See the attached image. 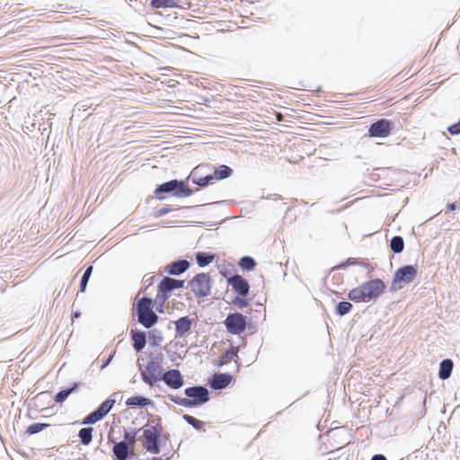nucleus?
I'll list each match as a JSON object with an SVG mask.
<instances>
[{"mask_svg": "<svg viewBox=\"0 0 460 460\" xmlns=\"http://www.w3.org/2000/svg\"><path fill=\"white\" fill-rule=\"evenodd\" d=\"M163 431L164 428L160 420H152L145 425L143 428V437L141 440L142 445L146 451L152 454L159 453V439Z\"/></svg>", "mask_w": 460, "mask_h": 460, "instance_id": "nucleus-1", "label": "nucleus"}, {"mask_svg": "<svg viewBox=\"0 0 460 460\" xmlns=\"http://www.w3.org/2000/svg\"><path fill=\"white\" fill-rule=\"evenodd\" d=\"M185 394L189 398L171 396L175 403L184 407H193L207 402L209 400L208 391L203 386H193L185 389Z\"/></svg>", "mask_w": 460, "mask_h": 460, "instance_id": "nucleus-2", "label": "nucleus"}, {"mask_svg": "<svg viewBox=\"0 0 460 460\" xmlns=\"http://www.w3.org/2000/svg\"><path fill=\"white\" fill-rule=\"evenodd\" d=\"M137 315L138 323L146 328H151L158 322V316L153 310V300L148 297L137 300Z\"/></svg>", "mask_w": 460, "mask_h": 460, "instance_id": "nucleus-3", "label": "nucleus"}, {"mask_svg": "<svg viewBox=\"0 0 460 460\" xmlns=\"http://www.w3.org/2000/svg\"><path fill=\"white\" fill-rule=\"evenodd\" d=\"M191 292L196 297H205L210 295L212 280L208 273H199L190 281Z\"/></svg>", "mask_w": 460, "mask_h": 460, "instance_id": "nucleus-4", "label": "nucleus"}, {"mask_svg": "<svg viewBox=\"0 0 460 460\" xmlns=\"http://www.w3.org/2000/svg\"><path fill=\"white\" fill-rule=\"evenodd\" d=\"M417 275V269L412 265H406L398 269L394 275L391 284L393 291L399 290L402 288V284H409L413 281Z\"/></svg>", "mask_w": 460, "mask_h": 460, "instance_id": "nucleus-5", "label": "nucleus"}, {"mask_svg": "<svg viewBox=\"0 0 460 460\" xmlns=\"http://www.w3.org/2000/svg\"><path fill=\"white\" fill-rule=\"evenodd\" d=\"M164 370L161 360L151 359L147 362L145 368L141 371V376L145 383L154 385L156 382L162 380Z\"/></svg>", "mask_w": 460, "mask_h": 460, "instance_id": "nucleus-6", "label": "nucleus"}, {"mask_svg": "<svg viewBox=\"0 0 460 460\" xmlns=\"http://www.w3.org/2000/svg\"><path fill=\"white\" fill-rule=\"evenodd\" d=\"M172 190H174V195L180 198L190 197L193 193L183 181H178L177 180H172L159 185L155 192L158 195L161 192H170Z\"/></svg>", "mask_w": 460, "mask_h": 460, "instance_id": "nucleus-7", "label": "nucleus"}, {"mask_svg": "<svg viewBox=\"0 0 460 460\" xmlns=\"http://www.w3.org/2000/svg\"><path fill=\"white\" fill-rule=\"evenodd\" d=\"M225 325L228 332L240 335L246 329V317L240 313L229 314L225 320Z\"/></svg>", "mask_w": 460, "mask_h": 460, "instance_id": "nucleus-8", "label": "nucleus"}, {"mask_svg": "<svg viewBox=\"0 0 460 460\" xmlns=\"http://www.w3.org/2000/svg\"><path fill=\"white\" fill-rule=\"evenodd\" d=\"M183 285L184 280L174 279L168 277L164 278L159 283L156 299L160 300L162 303H164L169 297L168 293L170 291L181 288L183 287Z\"/></svg>", "mask_w": 460, "mask_h": 460, "instance_id": "nucleus-9", "label": "nucleus"}, {"mask_svg": "<svg viewBox=\"0 0 460 460\" xmlns=\"http://www.w3.org/2000/svg\"><path fill=\"white\" fill-rule=\"evenodd\" d=\"M360 287L367 301L377 297L385 288V283L379 279L369 280Z\"/></svg>", "mask_w": 460, "mask_h": 460, "instance_id": "nucleus-10", "label": "nucleus"}, {"mask_svg": "<svg viewBox=\"0 0 460 460\" xmlns=\"http://www.w3.org/2000/svg\"><path fill=\"white\" fill-rule=\"evenodd\" d=\"M392 122L386 119H381L374 122L368 128V136L371 137H386L391 134Z\"/></svg>", "mask_w": 460, "mask_h": 460, "instance_id": "nucleus-11", "label": "nucleus"}, {"mask_svg": "<svg viewBox=\"0 0 460 460\" xmlns=\"http://www.w3.org/2000/svg\"><path fill=\"white\" fill-rule=\"evenodd\" d=\"M162 380L172 389H179L183 385V378L181 372L177 369H172L164 373Z\"/></svg>", "mask_w": 460, "mask_h": 460, "instance_id": "nucleus-12", "label": "nucleus"}, {"mask_svg": "<svg viewBox=\"0 0 460 460\" xmlns=\"http://www.w3.org/2000/svg\"><path fill=\"white\" fill-rule=\"evenodd\" d=\"M229 285L232 286L233 289L240 296H247L250 286L243 277L240 275H234L228 279Z\"/></svg>", "mask_w": 460, "mask_h": 460, "instance_id": "nucleus-13", "label": "nucleus"}, {"mask_svg": "<svg viewBox=\"0 0 460 460\" xmlns=\"http://www.w3.org/2000/svg\"><path fill=\"white\" fill-rule=\"evenodd\" d=\"M232 381V376L229 374H216L213 376L211 381V387L214 389L226 388Z\"/></svg>", "mask_w": 460, "mask_h": 460, "instance_id": "nucleus-14", "label": "nucleus"}, {"mask_svg": "<svg viewBox=\"0 0 460 460\" xmlns=\"http://www.w3.org/2000/svg\"><path fill=\"white\" fill-rule=\"evenodd\" d=\"M190 266V263L186 260H181L173 261L167 265L166 271L172 275H179L183 273Z\"/></svg>", "mask_w": 460, "mask_h": 460, "instance_id": "nucleus-15", "label": "nucleus"}, {"mask_svg": "<svg viewBox=\"0 0 460 460\" xmlns=\"http://www.w3.org/2000/svg\"><path fill=\"white\" fill-rule=\"evenodd\" d=\"M191 328V320L188 316L181 317L175 322L176 334L180 337L185 335Z\"/></svg>", "mask_w": 460, "mask_h": 460, "instance_id": "nucleus-16", "label": "nucleus"}, {"mask_svg": "<svg viewBox=\"0 0 460 460\" xmlns=\"http://www.w3.org/2000/svg\"><path fill=\"white\" fill-rule=\"evenodd\" d=\"M454 363L451 359H444L439 365L438 376L442 380H446L450 377L453 370Z\"/></svg>", "mask_w": 460, "mask_h": 460, "instance_id": "nucleus-17", "label": "nucleus"}, {"mask_svg": "<svg viewBox=\"0 0 460 460\" xmlns=\"http://www.w3.org/2000/svg\"><path fill=\"white\" fill-rule=\"evenodd\" d=\"M133 347L137 351L142 350L146 343V334L143 332H131Z\"/></svg>", "mask_w": 460, "mask_h": 460, "instance_id": "nucleus-18", "label": "nucleus"}, {"mask_svg": "<svg viewBox=\"0 0 460 460\" xmlns=\"http://www.w3.org/2000/svg\"><path fill=\"white\" fill-rule=\"evenodd\" d=\"M150 399L140 395L131 396L127 399L126 405L128 407H145L151 404Z\"/></svg>", "mask_w": 460, "mask_h": 460, "instance_id": "nucleus-19", "label": "nucleus"}, {"mask_svg": "<svg viewBox=\"0 0 460 460\" xmlns=\"http://www.w3.org/2000/svg\"><path fill=\"white\" fill-rule=\"evenodd\" d=\"M232 172L233 170L229 166L222 164L215 169L213 177L215 180L219 181L230 177Z\"/></svg>", "mask_w": 460, "mask_h": 460, "instance_id": "nucleus-20", "label": "nucleus"}, {"mask_svg": "<svg viewBox=\"0 0 460 460\" xmlns=\"http://www.w3.org/2000/svg\"><path fill=\"white\" fill-rule=\"evenodd\" d=\"M128 446L125 442H119L114 445L113 453L119 460H126L128 456Z\"/></svg>", "mask_w": 460, "mask_h": 460, "instance_id": "nucleus-21", "label": "nucleus"}, {"mask_svg": "<svg viewBox=\"0 0 460 460\" xmlns=\"http://www.w3.org/2000/svg\"><path fill=\"white\" fill-rule=\"evenodd\" d=\"M197 263L199 267H205L215 260V255L199 252L196 254Z\"/></svg>", "mask_w": 460, "mask_h": 460, "instance_id": "nucleus-22", "label": "nucleus"}, {"mask_svg": "<svg viewBox=\"0 0 460 460\" xmlns=\"http://www.w3.org/2000/svg\"><path fill=\"white\" fill-rule=\"evenodd\" d=\"M238 347H231L228 350L225 352V354L221 357L220 364H226L230 362L233 359H235L238 358Z\"/></svg>", "mask_w": 460, "mask_h": 460, "instance_id": "nucleus-23", "label": "nucleus"}, {"mask_svg": "<svg viewBox=\"0 0 460 460\" xmlns=\"http://www.w3.org/2000/svg\"><path fill=\"white\" fill-rule=\"evenodd\" d=\"M93 428H83L79 430L78 437L83 445H89L93 439Z\"/></svg>", "mask_w": 460, "mask_h": 460, "instance_id": "nucleus-24", "label": "nucleus"}, {"mask_svg": "<svg viewBox=\"0 0 460 460\" xmlns=\"http://www.w3.org/2000/svg\"><path fill=\"white\" fill-rule=\"evenodd\" d=\"M348 297L356 303L367 302L360 286L351 289Z\"/></svg>", "mask_w": 460, "mask_h": 460, "instance_id": "nucleus-25", "label": "nucleus"}, {"mask_svg": "<svg viewBox=\"0 0 460 460\" xmlns=\"http://www.w3.org/2000/svg\"><path fill=\"white\" fill-rule=\"evenodd\" d=\"M183 419L188 424L191 425L195 429L202 431L205 430V422H203L202 420H199L195 417L188 414L183 415Z\"/></svg>", "mask_w": 460, "mask_h": 460, "instance_id": "nucleus-26", "label": "nucleus"}, {"mask_svg": "<svg viewBox=\"0 0 460 460\" xmlns=\"http://www.w3.org/2000/svg\"><path fill=\"white\" fill-rule=\"evenodd\" d=\"M178 0H152L151 6L153 8H168L176 6Z\"/></svg>", "mask_w": 460, "mask_h": 460, "instance_id": "nucleus-27", "label": "nucleus"}, {"mask_svg": "<svg viewBox=\"0 0 460 460\" xmlns=\"http://www.w3.org/2000/svg\"><path fill=\"white\" fill-rule=\"evenodd\" d=\"M391 249L395 253H400L403 251L404 242L401 236H394L391 240Z\"/></svg>", "mask_w": 460, "mask_h": 460, "instance_id": "nucleus-28", "label": "nucleus"}, {"mask_svg": "<svg viewBox=\"0 0 460 460\" xmlns=\"http://www.w3.org/2000/svg\"><path fill=\"white\" fill-rule=\"evenodd\" d=\"M47 427H49V423H33L27 428L25 432L28 435H33L42 431Z\"/></svg>", "mask_w": 460, "mask_h": 460, "instance_id": "nucleus-29", "label": "nucleus"}, {"mask_svg": "<svg viewBox=\"0 0 460 460\" xmlns=\"http://www.w3.org/2000/svg\"><path fill=\"white\" fill-rule=\"evenodd\" d=\"M103 418V415L98 411H94L88 414L84 420V424H93Z\"/></svg>", "mask_w": 460, "mask_h": 460, "instance_id": "nucleus-30", "label": "nucleus"}, {"mask_svg": "<svg viewBox=\"0 0 460 460\" xmlns=\"http://www.w3.org/2000/svg\"><path fill=\"white\" fill-rule=\"evenodd\" d=\"M255 265H256L255 261L252 257H248V256L243 257L239 262V266L242 269L248 270H253Z\"/></svg>", "mask_w": 460, "mask_h": 460, "instance_id": "nucleus-31", "label": "nucleus"}, {"mask_svg": "<svg viewBox=\"0 0 460 460\" xmlns=\"http://www.w3.org/2000/svg\"><path fill=\"white\" fill-rule=\"evenodd\" d=\"M115 403V400L113 399H107L104 401L99 407L98 411L104 416L108 414V412L111 410Z\"/></svg>", "mask_w": 460, "mask_h": 460, "instance_id": "nucleus-32", "label": "nucleus"}, {"mask_svg": "<svg viewBox=\"0 0 460 460\" xmlns=\"http://www.w3.org/2000/svg\"><path fill=\"white\" fill-rule=\"evenodd\" d=\"M77 384L75 383L72 388L66 389L58 393L55 396L56 402H63L68 395L76 388Z\"/></svg>", "mask_w": 460, "mask_h": 460, "instance_id": "nucleus-33", "label": "nucleus"}, {"mask_svg": "<svg viewBox=\"0 0 460 460\" xmlns=\"http://www.w3.org/2000/svg\"><path fill=\"white\" fill-rule=\"evenodd\" d=\"M352 309V305L349 302H340L336 307V313L339 315H344Z\"/></svg>", "mask_w": 460, "mask_h": 460, "instance_id": "nucleus-34", "label": "nucleus"}, {"mask_svg": "<svg viewBox=\"0 0 460 460\" xmlns=\"http://www.w3.org/2000/svg\"><path fill=\"white\" fill-rule=\"evenodd\" d=\"M92 271H93V266H89L85 270V271H84V275L82 277L81 283H80V290H81V292H84L85 290L86 285H87V282L89 280V278L91 276Z\"/></svg>", "mask_w": 460, "mask_h": 460, "instance_id": "nucleus-35", "label": "nucleus"}, {"mask_svg": "<svg viewBox=\"0 0 460 460\" xmlns=\"http://www.w3.org/2000/svg\"><path fill=\"white\" fill-rule=\"evenodd\" d=\"M215 180L212 175H207L205 177L193 178V182L200 187H206L211 181Z\"/></svg>", "mask_w": 460, "mask_h": 460, "instance_id": "nucleus-36", "label": "nucleus"}, {"mask_svg": "<svg viewBox=\"0 0 460 460\" xmlns=\"http://www.w3.org/2000/svg\"><path fill=\"white\" fill-rule=\"evenodd\" d=\"M448 132L451 134V135H457L460 133V124L457 122L454 125H451L449 128H448Z\"/></svg>", "mask_w": 460, "mask_h": 460, "instance_id": "nucleus-37", "label": "nucleus"}, {"mask_svg": "<svg viewBox=\"0 0 460 460\" xmlns=\"http://www.w3.org/2000/svg\"><path fill=\"white\" fill-rule=\"evenodd\" d=\"M456 203H450L447 206V211H454L456 208Z\"/></svg>", "mask_w": 460, "mask_h": 460, "instance_id": "nucleus-38", "label": "nucleus"}, {"mask_svg": "<svg viewBox=\"0 0 460 460\" xmlns=\"http://www.w3.org/2000/svg\"><path fill=\"white\" fill-rule=\"evenodd\" d=\"M371 460H386L385 456L383 455H375Z\"/></svg>", "mask_w": 460, "mask_h": 460, "instance_id": "nucleus-39", "label": "nucleus"}, {"mask_svg": "<svg viewBox=\"0 0 460 460\" xmlns=\"http://www.w3.org/2000/svg\"><path fill=\"white\" fill-rule=\"evenodd\" d=\"M276 118H277L278 121H282L283 120V116H282L281 113H276Z\"/></svg>", "mask_w": 460, "mask_h": 460, "instance_id": "nucleus-40", "label": "nucleus"}, {"mask_svg": "<svg viewBox=\"0 0 460 460\" xmlns=\"http://www.w3.org/2000/svg\"><path fill=\"white\" fill-rule=\"evenodd\" d=\"M125 438L127 440H134V436H130L128 433H127Z\"/></svg>", "mask_w": 460, "mask_h": 460, "instance_id": "nucleus-41", "label": "nucleus"}, {"mask_svg": "<svg viewBox=\"0 0 460 460\" xmlns=\"http://www.w3.org/2000/svg\"><path fill=\"white\" fill-rule=\"evenodd\" d=\"M240 306H246L247 305V303L243 300L240 301V304H239Z\"/></svg>", "mask_w": 460, "mask_h": 460, "instance_id": "nucleus-42", "label": "nucleus"}]
</instances>
